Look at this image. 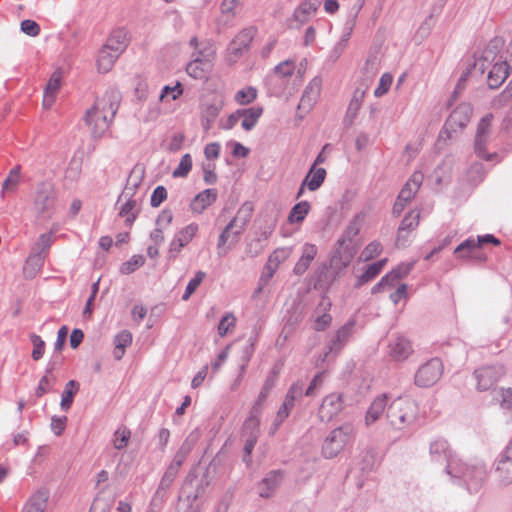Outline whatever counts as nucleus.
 <instances>
[{"mask_svg": "<svg viewBox=\"0 0 512 512\" xmlns=\"http://www.w3.org/2000/svg\"><path fill=\"white\" fill-rule=\"evenodd\" d=\"M122 95L116 88H109L98 98L93 107L87 110L85 122L91 127L92 136L101 138L108 130L118 109Z\"/></svg>", "mask_w": 512, "mask_h": 512, "instance_id": "1", "label": "nucleus"}, {"mask_svg": "<svg viewBox=\"0 0 512 512\" xmlns=\"http://www.w3.org/2000/svg\"><path fill=\"white\" fill-rule=\"evenodd\" d=\"M365 217L366 214L364 212H359L354 215L353 219L346 227L342 237L337 241L339 248L331 258V267L340 269L342 267H346L351 262L356 250L350 244L359 234Z\"/></svg>", "mask_w": 512, "mask_h": 512, "instance_id": "2", "label": "nucleus"}, {"mask_svg": "<svg viewBox=\"0 0 512 512\" xmlns=\"http://www.w3.org/2000/svg\"><path fill=\"white\" fill-rule=\"evenodd\" d=\"M418 413L419 408L415 401L397 397L388 405L386 418L393 428L403 430L416 422Z\"/></svg>", "mask_w": 512, "mask_h": 512, "instance_id": "3", "label": "nucleus"}, {"mask_svg": "<svg viewBox=\"0 0 512 512\" xmlns=\"http://www.w3.org/2000/svg\"><path fill=\"white\" fill-rule=\"evenodd\" d=\"M53 235L54 231L43 233L33 244L23 266V275L25 278L33 279L40 272L53 243Z\"/></svg>", "mask_w": 512, "mask_h": 512, "instance_id": "4", "label": "nucleus"}, {"mask_svg": "<svg viewBox=\"0 0 512 512\" xmlns=\"http://www.w3.org/2000/svg\"><path fill=\"white\" fill-rule=\"evenodd\" d=\"M456 465L455 473H450L449 476L461 480L469 492H478L487 479L485 464L482 462L467 464L460 459Z\"/></svg>", "mask_w": 512, "mask_h": 512, "instance_id": "5", "label": "nucleus"}, {"mask_svg": "<svg viewBox=\"0 0 512 512\" xmlns=\"http://www.w3.org/2000/svg\"><path fill=\"white\" fill-rule=\"evenodd\" d=\"M429 456L432 463L444 465L445 473H455L460 458L443 437L434 438L429 445Z\"/></svg>", "mask_w": 512, "mask_h": 512, "instance_id": "6", "label": "nucleus"}, {"mask_svg": "<svg viewBox=\"0 0 512 512\" xmlns=\"http://www.w3.org/2000/svg\"><path fill=\"white\" fill-rule=\"evenodd\" d=\"M354 435L355 429L351 424H344L333 429L323 442V456L327 459L336 457L354 438Z\"/></svg>", "mask_w": 512, "mask_h": 512, "instance_id": "7", "label": "nucleus"}, {"mask_svg": "<svg viewBox=\"0 0 512 512\" xmlns=\"http://www.w3.org/2000/svg\"><path fill=\"white\" fill-rule=\"evenodd\" d=\"M473 108L468 103H461L449 115L440 131L439 138L443 140L451 139L453 133L462 130L470 121Z\"/></svg>", "mask_w": 512, "mask_h": 512, "instance_id": "8", "label": "nucleus"}, {"mask_svg": "<svg viewBox=\"0 0 512 512\" xmlns=\"http://www.w3.org/2000/svg\"><path fill=\"white\" fill-rule=\"evenodd\" d=\"M56 193L51 183L42 182L36 191L34 208L38 217L50 219L55 212Z\"/></svg>", "mask_w": 512, "mask_h": 512, "instance_id": "9", "label": "nucleus"}, {"mask_svg": "<svg viewBox=\"0 0 512 512\" xmlns=\"http://www.w3.org/2000/svg\"><path fill=\"white\" fill-rule=\"evenodd\" d=\"M444 366L440 358L434 357L421 365L415 373L414 384L420 388H429L436 384L442 374Z\"/></svg>", "mask_w": 512, "mask_h": 512, "instance_id": "10", "label": "nucleus"}, {"mask_svg": "<svg viewBox=\"0 0 512 512\" xmlns=\"http://www.w3.org/2000/svg\"><path fill=\"white\" fill-rule=\"evenodd\" d=\"M493 115L487 114L482 117L477 125L474 149L478 157L483 158L487 161H491L497 157V153H487L486 146L490 139L491 123Z\"/></svg>", "mask_w": 512, "mask_h": 512, "instance_id": "11", "label": "nucleus"}, {"mask_svg": "<svg viewBox=\"0 0 512 512\" xmlns=\"http://www.w3.org/2000/svg\"><path fill=\"white\" fill-rule=\"evenodd\" d=\"M423 181V174L421 172H415L408 179L405 185L399 192L396 201L392 208V214L395 217L400 216L405 207L411 202L416 193L418 192Z\"/></svg>", "mask_w": 512, "mask_h": 512, "instance_id": "12", "label": "nucleus"}, {"mask_svg": "<svg viewBox=\"0 0 512 512\" xmlns=\"http://www.w3.org/2000/svg\"><path fill=\"white\" fill-rule=\"evenodd\" d=\"M304 384L300 381L293 383L288 389L282 405L279 407L277 415L272 424L270 434H274L290 415L291 410L295 405V401L300 399L303 395Z\"/></svg>", "mask_w": 512, "mask_h": 512, "instance_id": "13", "label": "nucleus"}, {"mask_svg": "<svg viewBox=\"0 0 512 512\" xmlns=\"http://www.w3.org/2000/svg\"><path fill=\"white\" fill-rule=\"evenodd\" d=\"M504 374L505 369L501 364L487 365L476 369L473 375L477 381V390L481 392L490 390Z\"/></svg>", "mask_w": 512, "mask_h": 512, "instance_id": "14", "label": "nucleus"}, {"mask_svg": "<svg viewBox=\"0 0 512 512\" xmlns=\"http://www.w3.org/2000/svg\"><path fill=\"white\" fill-rule=\"evenodd\" d=\"M494 472L497 480L502 485L512 483V437L504 451L495 461Z\"/></svg>", "mask_w": 512, "mask_h": 512, "instance_id": "15", "label": "nucleus"}, {"mask_svg": "<svg viewBox=\"0 0 512 512\" xmlns=\"http://www.w3.org/2000/svg\"><path fill=\"white\" fill-rule=\"evenodd\" d=\"M274 386L275 379L273 377H268L261 388L257 400L251 408L250 416L245 420V428L259 427V415L261 414L263 404Z\"/></svg>", "mask_w": 512, "mask_h": 512, "instance_id": "16", "label": "nucleus"}, {"mask_svg": "<svg viewBox=\"0 0 512 512\" xmlns=\"http://www.w3.org/2000/svg\"><path fill=\"white\" fill-rule=\"evenodd\" d=\"M481 248L479 245H476L475 239L470 237L455 248L454 254L459 259L471 260L481 264L487 259L486 254Z\"/></svg>", "mask_w": 512, "mask_h": 512, "instance_id": "17", "label": "nucleus"}, {"mask_svg": "<svg viewBox=\"0 0 512 512\" xmlns=\"http://www.w3.org/2000/svg\"><path fill=\"white\" fill-rule=\"evenodd\" d=\"M413 353L411 341L402 335L392 337L388 344L389 357L397 362H403Z\"/></svg>", "mask_w": 512, "mask_h": 512, "instance_id": "18", "label": "nucleus"}, {"mask_svg": "<svg viewBox=\"0 0 512 512\" xmlns=\"http://www.w3.org/2000/svg\"><path fill=\"white\" fill-rule=\"evenodd\" d=\"M413 268V263H401L390 273L385 275L374 288H408L406 284L400 280L407 276Z\"/></svg>", "mask_w": 512, "mask_h": 512, "instance_id": "19", "label": "nucleus"}, {"mask_svg": "<svg viewBox=\"0 0 512 512\" xmlns=\"http://www.w3.org/2000/svg\"><path fill=\"white\" fill-rule=\"evenodd\" d=\"M256 33L254 27L245 28L240 31L228 46V52L233 59L239 58L245 51L249 49Z\"/></svg>", "mask_w": 512, "mask_h": 512, "instance_id": "20", "label": "nucleus"}, {"mask_svg": "<svg viewBox=\"0 0 512 512\" xmlns=\"http://www.w3.org/2000/svg\"><path fill=\"white\" fill-rule=\"evenodd\" d=\"M355 327V320L351 319L341 326L332 338L329 350L324 354L322 361H325L330 353L338 354L349 338L352 336Z\"/></svg>", "mask_w": 512, "mask_h": 512, "instance_id": "21", "label": "nucleus"}, {"mask_svg": "<svg viewBox=\"0 0 512 512\" xmlns=\"http://www.w3.org/2000/svg\"><path fill=\"white\" fill-rule=\"evenodd\" d=\"M283 478L284 474L281 470L269 471L257 485L259 496L262 498L271 497L280 486Z\"/></svg>", "mask_w": 512, "mask_h": 512, "instance_id": "22", "label": "nucleus"}, {"mask_svg": "<svg viewBox=\"0 0 512 512\" xmlns=\"http://www.w3.org/2000/svg\"><path fill=\"white\" fill-rule=\"evenodd\" d=\"M198 230V226L196 224H189L188 226L181 229L173 238L170 243V257H176V255L180 252V250L186 246L192 238L195 236Z\"/></svg>", "mask_w": 512, "mask_h": 512, "instance_id": "23", "label": "nucleus"}, {"mask_svg": "<svg viewBox=\"0 0 512 512\" xmlns=\"http://www.w3.org/2000/svg\"><path fill=\"white\" fill-rule=\"evenodd\" d=\"M224 107V99L217 97L210 104H206L201 113V124L205 131L212 128L216 118Z\"/></svg>", "mask_w": 512, "mask_h": 512, "instance_id": "24", "label": "nucleus"}, {"mask_svg": "<svg viewBox=\"0 0 512 512\" xmlns=\"http://www.w3.org/2000/svg\"><path fill=\"white\" fill-rule=\"evenodd\" d=\"M321 90V80L317 77L311 80L308 86L305 88L298 109L308 112L312 106L316 103Z\"/></svg>", "mask_w": 512, "mask_h": 512, "instance_id": "25", "label": "nucleus"}, {"mask_svg": "<svg viewBox=\"0 0 512 512\" xmlns=\"http://www.w3.org/2000/svg\"><path fill=\"white\" fill-rule=\"evenodd\" d=\"M343 409V399L341 394H330L326 396L319 409L321 418L332 419Z\"/></svg>", "mask_w": 512, "mask_h": 512, "instance_id": "26", "label": "nucleus"}, {"mask_svg": "<svg viewBox=\"0 0 512 512\" xmlns=\"http://www.w3.org/2000/svg\"><path fill=\"white\" fill-rule=\"evenodd\" d=\"M387 402L388 395L386 393L380 394L374 398L365 415V424L367 426L374 424L380 419L384 411H387Z\"/></svg>", "mask_w": 512, "mask_h": 512, "instance_id": "27", "label": "nucleus"}, {"mask_svg": "<svg viewBox=\"0 0 512 512\" xmlns=\"http://www.w3.org/2000/svg\"><path fill=\"white\" fill-rule=\"evenodd\" d=\"M318 252L316 245L305 243L302 247V254L294 266L293 272L295 275H303L309 268L311 262L315 259Z\"/></svg>", "mask_w": 512, "mask_h": 512, "instance_id": "28", "label": "nucleus"}, {"mask_svg": "<svg viewBox=\"0 0 512 512\" xmlns=\"http://www.w3.org/2000/svg\"><path fill=\"white\" fill-rule=\"evenodd\" d=\"M104 45L122 54L129 45L128 32L124 28L113 30Z\"/></svg>", "mask_w": 512, "mask_h": 512, "instance_id": "29", "label": "nucleus"}, {"mask_svg": "<svg viewBox=\"0 0 512 512\" xmlns=\"http://www.w3.org/2000/svg\"><path fill=\"white\" fill-rule=\"evenodd\" d=\"M509 75V65L506 61L495 63L488 73V86L499 88Z\"/></svg>", "mask_w": 512, "mask_h": 512, "instance_id": "30", "label": "nucleus"}, {"mask_svg": "<svg viewBox=\"0 0 512 512\" xmlns=\"http://www.w3.org/2000/svg\"><path fill=\"white\" fill-rule=\"evenodd\" d=\"M217 199L216 189H206L197 194L191 202V210L195 213H202Z\"/></svg>", "mask_w": 512, "mask_h": 512, "instance_id": "31", "label": "nucleus"}, {"mask_svg": "<svg viewBox=\"0 0 512 512\" xmlns=\"http://www.w3.org/2000/svg\"><path fill=\"white\" fill-rule=\"evenodd\" d=\"M138 186L137 183L133 185V187L126 186L122 194L119 196L118 202L123 198L127 197L126 202L121 206L119 210V216L124 217L129 214L137 213L139 214L140 209L138 207L137 200L133 198L135 188Z\"/></svg>", "mask_w": 512, "mask_h": 512, "instance_id": "32", "label": "nucleus"}, {"mask_svg": "<svg viewBox=\"0 0 512 512\" xmlns=\"http://www.w3.org/2000/svg\"><path fill=\"white\" fill-rule=\"evenodd\" d=\"M209 68L208 54H205L204 58H200V56L193 58V60L187 64L186 72L194 79H204Z\"/></svg>", "mask_w": 512, "mask_h": 512, "instance_id": "33", "label": "nucleus"}, {"mask_svg": "<svg viewBox=\"0 0 512 512\" xmlns=\"http://www.w3.org/2000/svg\"><path fill=\"white\" fill-rule=\"evenodd\" d=\"M326 175L327 173L324 168L311 166L303 179V186H307L310 191H316L323 184Z\"/></svg>", "mask_w": 512, "mask_h": 512, "instance_id": "34", "label": "nucleus"}, {"mask_svg": "<svg viewBox=\"0 0 512 512\" xmlns=\"http://www.w3.org/2000/svg\"><path fill=\"white\" fill-rule=\"evenodd\" d=\"M241 223L236 222L235 225H233V218L230 220V222L226 225V227L223 229L221 234L218 238V249L223 247L230 238H232V241L236 243L239 240V237L241 234L245 231L246 227H241Z\"/></svg>", "mask_w": 512, "mask_h": 512, "instance_id": "35", "label": "nucleus"}, {"mask_svg": "<svg viewBox=\"0 0 512 512\" xmlns=\"http://www.w3.org/2000/svg\"><path fill=\"white\" fill-rule=\"evenodd\" d=\"M196 443V437L190 434L181 444L177 452L175 453L173 460L169 464L170 466L180 470V467L190 454L193 449V446Z\"/></svg>", "mask_w": 512, "mask_h": 512, "instance_id": "36", "label": "nucleus"}, {"mask_svg": "<svg viewBox=\"0 0 512 512\" xmlns=\"http://www.w3.org/2000/svg\"><path fill=\"white\" fill-rule=\"evenodd\" d=\"M121 54L110 50L109 47L103 45L98 54L97 66L98 70L102 73L109 72L114 66L116 60Z\"/></svg>", "mask_w": 512, "mask_h": 512, "instance_id": "37", "label": "nucleus"}, {"mask_svg": "<svg viewBox=\"0 0 512 512\" xmlns=\"http://www.w3.org/2000/svg\"><path fill=\"white\" fill-rule=\"evenodd\" d=\"M79 387V383L75 380H70L66 383L60 403V407L63 411H68L71 408L74 396L79 391Z\"/></svg>", "mask_w": 512, "mask_h": 512, "instance_id": "38", "label": "nucleus"}, {"mask_svg": "<svg viewBox=\"0 0 512 512\" xmlns=\"http://www.w3.org/2000/svg\"><path fill=\"white\" fill-rule=\"evenodd\" d=\"M178 473L179 470L170 465L166 468L155 493L157 497L163 498L165 496L166 491L171 487Z\"/></svg>", "mask_w": 512, "mask_h": 512, "instance_id": "39", "label": "nucleus"}, {"mask_svg": "<svg viewBox=\"0 0 512 512\" xmlns=\"http://www.w3.org/2000/svg\"><path fill=\"white\" fill-rule=\"evenodd\" d=\"M387 259H381L377 262H374L367 266L366 270L358 276L357 286H363L367 284L370 280L374 279L383 269L386 264Z\"/></svg>", "mask_w": 512, "mask_h": 512, "instance_id": "40", "label": "nucleus"}, {"mask_svg": "<svg viewBox=\"0 0 512 512\" xmlns=\"http://www.w3.org/2000/svg\"><path fill=\"white\" fill-rule=\"evenodd\" d=\"M244 430H250L249 436L245 440L244 444V454H243V462L246 463L247 466H249L252 462L251 454L254 450V447L257 443L258 439V427L256 428H245V424L243 425Z\"/></svg>", "mask_w": 512, "mask_h": 512, "instance_id": "41", "label": "nucleus"}, {"mask_svg": "<svg viewBox=\"0 0 512 512\" xmlns=\"http://www.w3.org/2000/svg\"><path fill=\"white\" fill-rule=\"evenodd\" d=\"M310 211V204L308 201H301L295 204L289 215L288 221L291 224L302 222Z\"/></svg>", "mask_w": 512, "mask_h": 512, "instance_id": "42", "label": "nucleus"}, {"mask_svg": "<svg viewBox=\"0 0 512 512\" xmlns=\"http://www.w3.org/2000/svg\"><path fill=\"white\" fill-rule=\"evenodd\" d=\"M254 211V206L251 202H244L238 209L236 215L233 217V225L236 222L241 223V227H247L250 222Z\"/></svg>", "mask_w": 512, "mask_h": 512, "instance_id": "43", "label": "nucleus"}, {"mask_svg": "<svg viewBox=\"0 0 512 512\" xmlns=\"http://www.w3.org/2000/svg\"><path fill=\"white\" fill-rule=\"evenodd\" d=\"M246 112L247 113L244 116V119H243L241 125L244 130L250 131L256 126L259 118L261 117V115L263 113V108L260 106L250 107V108L246 109Z\"/></svg>", "mask_w": 512, "mask_h": 512, "instance_id": "44", "label": "nucleus"}, {"mask_svg": "<svg viewBox=\"0 0 512 512\" xmlns=\"http://www.w3.org/2000/svg\"><path fill=\"white\" fill-rule=\"evenodd\" d=\"M48 498L49 492L46 489H39L29 498L25 505L45 511Z\"/></svg>", "mask_w": 512, "mask_h": 512, "instance_id": "45", "label": "nucleus"}, {"mask_svg": "<svg viewBox=\"0 0 512 512\" xmlns=\"http://www.w3.org/2000/svg\"><path fill=\"white\" fill-rule=\"evenodd\" d=\"M419 221L420 211L412 210L403 218L398 229L400 230V233H402V231L410 233L416 229L419 225Z\"/></svg>", "mask_w": 512, "mask_h": 512, "instance_id": "46", "label": "nucleus"}, {"mask_svg": "<svg viewBox=\"0 0 512 512\" xmlns=\"http://www.w3.org/2000/svg\"><path fill=\"white\" fill-rule=\"evenodd\" d=\"M493 394V399L500 403L501 408L512 413V389L494 390Z\"/></svg>", "mask_w": 512, "mask_h": 512, "instance_id": "47", "label": "nucleus"}, {"mask_svg": "<svg viewBox=\"0 0 512 512\" xmlns=\"http://www.w3.org/2000/svg\"><path fill=\"white\" fill-rule=\"evenodd\" d=\"M257 98V90L252 87H246L244 89L239 90L234 97V100L239 105H247L252 103Z\"/></svg>", "mask_w": 512, "mask_h": 512, "instance_id": "48", "label": "nucleus"}, {"mask_svg": "<svg viewBox=\"0 0 512 512\" xmlns=\"http://www.w3.org/2000/svg\"><path fill=\"white\" fill-rule=\"evenodd\" d=\"M322 0H305L300 4V6L296 9L294 15L297 19L300 17L310 15L315 13L319 6L321 5Z\"/></svg>", "mask_w": 512, "mask_h": 512, "instance_id": "49", "label": "nucleus"}, {"mask_svg": "<svg viewBox=\"0 0 512 512\" xmlns=\"http://www.w3.org/2000/svg\"><path fill=\"white\" fill-rule=\"evenodd\" d=\"M291 253L292 248L290 247L277 248L269 256L267 263L271 264L273 267L277 269L278 266L291 255Z\"/></svg>", "mask_w": 512, "mask_h": 512, "instance_id": "50", "label": "nucleus"}, {"mask_svg": "<svg viewBox=\"0 0 512 512\" xmlns=\"http://www.w3.org/2000/svg\"><path fill=\"white\" fill-rule=\"evenodd\" d=\"M130 437H131V431L128 428L122 427V428L117 429L114 433V440H113V445H114L115 449L121 450V449L125 448L128 444Z\"/></svg>", "mask_w": 512, "mask_h": 512, "instance_id": "51", "label": "nucleus"}, {"mask_svg": "<svg viewBox=\"0 0 512 512\" xmlns=\"http://www.w3.org/2000/svg\"><path fill=\"white\" fill-rule=\"evenodd\" d=\"M145 263V257L143 255H133L128 261L121 265L120 271L123 274H130L136 271Z\"/></svg>", "mask_w": 512, "mask_h": 512, "instance_id": "52", "label": "nucleus"}, {"mask_svg": "<svg viewBox=\"0 0 512 512\" xmlns=\"http://www.w3.org/2000/svg\"><path fill=\"white\" fill-rule=\"evenodd\" d=\"M20 179V166L14 167L8 177L4 180L2 184V194L6 191H13L17 187Z\"/></svg>", "mask_w": 512, "mask_h": 512, "instance_id": "53", "label": "nucleus"}, {"mask_svg": "<svg viewBox=\"0 0 512 512\" xmlns=\"http://www.w3.org/2000/svg\"><path fill=\"white\" fill-rule=\"evenodd\" d=\"M192 168V158L190 154L182 156L178 167L173 171V177H186Z\"/></svg>", "mask_w": 512, "mask_h": 512, "instance_id": "54", "label": "nucleus"}, {"mask_svg": "<svg viewBox=\"0 0 512 512\" xmlns=\"http://www.w3.org/2000/svg\"><path fill=\"white\" fill-rule=\"evenodd\" d=\"M210 484V476H209V468H206L205 473L203 474L202 478L200 479L199 484L197 485L195 491L193 493L187 494V499L195 501L200 496L203 495L205 488Z\"/></svg>", "mask_w": 512, "mask_h": 512, "instance_id": "55", "label": "nucleus"}, {"mask_svg": "<svg viewBox=\"0 0 512 512\" xmlns=\"http://www.w3.org/2000/svg\"><path fill=\"white\" fill-rule=\"evenodd\" d=\"M365 90L356 89L353 95V98L351 99L348 109H347V115H350L351 117H355L357 112L359 111L361 107V102L364 98Z\"/></svg>", "mask_w": 512, "mask_h": 512, "instance_id": "56", "label": "nucleus"}, {"mask_svg": "<svg viewBox=\"0 0 512 512\" xmlns=\"http://www.w3.org/2000/svg\"><path fill=\"white\" fill-rule=\"evenodd\" d=\"M30 340L34 347L31 356L33 360L38 361L43 357L45 351V342L39 335L36 334H31Z\"/></svg>", "mask_w": 512, "mask_h": 512, "instance_id": "57", "label": "nucleus"}, {"mask_svg": "<svg viewBox=\"0 0 512 512\" xmlns=\"http://www.w3.org/2000/svg\"><path fill=\"white\" fill-rule=\"evenodd\" d=\"M236 318L233 314L228 313L222 317L218 325V334L223 337L225 336L231 328L235 326Z\"/></svg>", "mask_w": 512, "mask_h": 512, "instance_id": "58", "label": "nucleus"}, {"mask_svg": "<svg viewBox=\"0 0 512 512\" xmlns=\"http://www.w3.org/2000/svg\"><path fill=\"white\" fill-rule=\"evenodd\" d=\"M392 82H393L392 75L389 73H384L379 80V84L374 91V95L376 97H381L384 94H386L389 91Z\"/></svg>", "mask_w": 512, "mask_h": 512, "instance_id": "59", "label": "nucleus"}, {"mask_svg": "<svg viewBox=\"0 0 512 512\" xmlns=\"http://www.w3.org/2000/svg\"><path fill=\"white\" fill-rule=\"evenodd\" d=\"M382 250L383 247L379 241H372L363 249L361 255L365 260H370L378 256Z\"/></svg>", "mask_w": 512, "mask_h": 512, "instance_id": "60", "label": "nucleus"}, {"mask_svg": "<svg viewBox=\"0 0 512 512\" xmlns=\"http://www.w3.org/2000/svg\"><path fill=\"white\" fill-rule=\"evenodd\" d=\"M167 198V190L164 186H157L152 192L150 198V205L152 207H159L161 203Z\"/></svg>", "mask_w": 512, "mask_h": 512, "instance_id": "61", "label": "nucleus"}, {"mask_svg": "<svg viewBox=\"0 0 512 512\" xmlns=\"http://www.w3.org/2000/svg\"><path fill=\"white\" fill-rule=\"evenodd\" d=\"M314 329L316 331H324L332 322L330 314H314Z\"/></svg>", "mask_w": 512, "mask_h": 512, "instance_id": "62", "label": "nucleus"}, {"mask_svg": "<svg viewBox=\"0 0 512 512\" xmlns=\"http://www.w3.org/2000/svg\"><path fill=\"white\" fill-rule=\"evenodd\" d=\"M21 31L29 36L35 37L40 33V26L34 20L26 19L21 22Z\"/></svg>", "mask_w": 512, "mask_h": 512, "instance_id": "63", "label": "nucleus"}, {"mask_svg": "<svg viewBox=\"0 0 512 512\" xmlns=\"http://www.w3.org/2000/svg\"><path fill=\"white\" fill-rule=\"evenodd\" d=\"M67 424L66 416H52L51 418V430L56 436H60L62 432L65 430Z\"/></svg>", "mask_w": 512, "mask_h": 512, "instance_id": "64", "label": "nucleus"}]
</instances>
